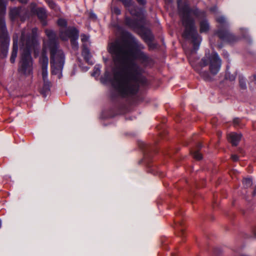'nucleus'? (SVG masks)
I'll list each match as a JSON object with an SVG mask.
<instances>
[{"label":"nucleus","instance_id":"obj_1","mask_svg":"<svg viewBox=\"0 0 256 256\" xmlns=\"http://www.w3.org/2000/svg\"><path fill=\"white\" fill-rule=\"evenodd\" d=\"M134 42V47L127 42L118 41L109 44L108 50L112 57L114 66L112 72L106 68L100 78L102 83L112 84L122 96L135 94L140 84L144 80L142 76L144 70L134 60H138L145 66L151 60L148 55L141 50L144 46L136 40Z\"/></svg>","mask_w":256,"mask_h":256},{"label":"nucleus","instance_id":"obj_2","mask_svg":"<svg viewBox=\"0 0 256 256\" xmlns=\"http://www.w3.org/2000/svg\"><path fill=\"white\" fill-rule=\"evenodd\" d=\"M45 32L48 38V40L46 42H44L42 54L40 58L44 82L48 80V58L47 56L48 50L50 52V62L52 73V74L57 75L58 78L62 76V70L65 60L63 52L58 48V38L55 32L50 30H46Z\"/></svg>","mask_w":256,"mask_h":256},{"label":"nucleus","instance_id":"obj_3","mask_svg":"<svg viewBox=\"0 0 256 256\" xmlns=\"http://www.w3.org/2000/svg\"><path fill=\"white\" fill-rule=\"evenodd\" d=\"M182 1L178 0V6L182 24L185 28L182 36L185 38L192 40L193 51L196 52L199 48L202 38L198 33L194 20L191 16L193 15L200 19L205 18L206 14L204 11L200 10L197 8H190L187 3L182 4Z\"/></svg>","mask_w":256,"mask_h":256},{"label":"nucleus","instance_id":"obj_4","mask_svg":"<svg viewBox=\"0 0 256 256\" xmlns=\"http://www.w3.org/2000/svg\"><path fill=\"white\" fill-rule=\"evenodd\" d=\"M38 28L30 30L25 28L22 32L20 40L21 58L18 66V72L25 76H30L32 72V60L30 50L38 44Z\"/></svg>","mask_w":256,"mask_h":256},{"label":"nucleus","instance_id":"obj_5","mask_svg":"<svg viewBox=\"0 0 256 256\" xmlns=\"http://www.w3.org/2000/svg\"><path fill=\"white\" fill-rule=\"evenodd\" d=\"M209 66L210 72L213 74H216L220 71L222 66V60L218 53L212 52L211 54H206L200 62V66L204 67Z\"/></svg>","mask_w":256,"mask_h":256},{"label":"nucleus","instance_id":"obj_6","mask_svg":"<svg viewBox=\"0 0 256 256\" xmlns=\"http://www.w3.org/2000/svg\"><path fill=\"white\" fill-rule=\"evenodd\" d=\"M216 20L220 24L217 34L222 40L233 42L238 40V38L228 30V24L224 16H221L217 17Z\"/></svg>","mask_w":256,"mask_h":256},{"label":"nucleus","instance_id":"obj_7","mask_svg":"<svg viewBox=\"0 0 256 256\" xmlns=\"http://www.w3.org/2000/svg\"><path fill=\"white\" fill-rule=\"evenodd\" d=\"M10 44V38L8 36L5 20L0 18V48L3 57L6 56Z\"/></svg>","mask_w":256,"mask_h":256},{"label":"nucleus","instance_id":"obj_8","mask_svg":"<svg viewBox=\"0 0 256 256\" xmlns=\"http://www.w3.org/2000/svg\"><path fill=\"white\" fill-rule=\"evenodd\" d=\"M60 36L64 40H66L70 38L72 48L76 50L78 49V45L77 40L78 38V31L75 28L69 27L65 30H60Z\"/></svg>","mask_w":256,"mask_h":256},{"label":"nucleus","instance_id":"obj_9","mask_svg":"<svg viewBox=\"0 0 256 256\" xmlns=\"http://www.w3.org/2000/svg\"><path fill=\"white\" fill-rule=\"evenodd\" d=\"M26 13V11L24 9L19 8H14L10 10V15L12 20H14L16 18L20 17L22 20H25V18L22 16V15Z\"/></svg>","mask_w":256,"mask_h":256},{"label":"nucleus","instance_id":"obj_10","mask_svg":"<svg viewBox=\"0 0 256 256\" xmlns=\"http://www.w3.org/2000/svg\"><path fill=\"white\" fill-rule=\"evenodd\" d=\"M242 138L241 134L232 132L228 136V141L232 146H236L238 144Z\"/></svg>","mask_w":256,"mask_h":256},{"label":"nucleus","instance_id":"obj_11","mask_svg":"<svg viewBox=\"0 0 256 256\" xmlns=\"http://www.w3.org/2000/svg\"><path fill=\"white\" fill-rule=\"evenodd\" d=\"M18 36H14L13 38V48L10 60L12 63L15 62L16 58L17 56L18 46Z\"/></svg>","mask_w":256,"mask_h":256},{"label":"nucleus","instance_id":"obj_12","mask_svg":"<svg viewBox=\"0 0 256 256\" xmlns=\"http://www.w3.org/2000/svg\"><path fill=\"white\" fill-rule=\"evenodd\" d=\"M36 14L38 18L41 21L43 26L46 24V10L44 8H36Z\"/></svg>","mask_w":256,"mask_h":256},{"label":"nucleus","instance_id":"obj_13","mask_svg":"<svg viewBox=\"0 0 256 256\" xmlns=\"http://www.w3.org/2000/svg\"><path fill=\"white\" fill-rule=\"evenodd\" d=\"M82 55L88 63L90 64H93V62L91 60L92 56L90 54L88 48H83L82 51Z\"/></svg>","mask_w":256,"mask_h":256},{"label":"nucleus","instance_id":"obj_14","mask_svg":"<svg viewBox=\"0 0 256 256\" xmlns=\"http://www.w3.org/2000/svg\"><path fill=\"white\" fill-rule=\"evenodd\" d=\"M200 32L201 33L207 32L210 28L209 24L207 20L204 19L200 20Z\"/></svg>","mask_w":256,"mask_h":256},{"label":"nucleus","instance_id":"obj_15","mask_svg":"<svg viewBox=\"0 0 256 256\" xmlns=\"http://www.w3.org/2000/svg\"><path fill=\"white\" fill-rule=\"evenodd\" d=\"M50 90V82L48 80L44 82V86L41 90L42 94L44 97L46 96Z\"/></svg>","mask_w":256,"mask_h":256},{"label":"nucleus","instance_id":"obj_16","mask_svg":"<svg viewBox=\"0 0 256 256\" xmlns=\"http://www.w3.org/2000/svg\"><path fill=\"white\" fill-rule=\"evenodd\" d=\"M81 40L82 42L83 48H88L90 46V36L86 34L81 35Z\"/></svg>","mask_w":256,"mask_h":256},{"label":"nucleus","instance_id":"obj_17","mask_svg":"<svg viewBox=\"0 0 256 256\" xmlns=\"http://www.w3.org/2000/svg\"><path fill=\"white\" fill-rule=\"evenodd\" d=\"M195 69L200 74V76L206 80H210V77L209 74L206 71H202L198 68H195Z\"/></svg>","mask_w":256,"mask_h":256},{"label":"nucleus","instance_id":"obj_18","mask_svg":"<svg viewBox=\"0 0 256 256\" xmlns=\"http://www.w3.org/2000/svg\"><path fill=\"white\" fill-rule=\"evenodd\" d=\"M142 38L146 42H150L152 40L153 36L150 32L146 31L143 34Z\"/></svg>","mask_w":256,"mask_h":256},{"label":"nucleus","instance_id":"obj_19","mask_svg":"<svg viewBox=\"0 0 256 256\" xmlns=\"http://www.w3.org/2000/svg\"><path fill=\"white\" fill-rule=\"evenodd\" d=\"M239 84H240V86L242 90H245L246 89L247 86H246V80L244 79V77L241 76H240L239 77Z\"/></svg>","mask_w":256,"mask_h":256},{"label":"nucleus","instance_id":"obj_20","mask_svg":"<svg viewBox=\"0 0 256 256\" xmlns=\"http://www.w3.org/2000/svg\"><path fill=\"white\" fill-rule=\"evenodd\" d=\"M100 72V65H96L94 68V72L92 74L94 77H98Z\"/></svg>","mask_w":256,"mask_h":256},{"label":"nucleus","instance_id":"obj_21","mask_svg":"<svg viewBox=\"0 0 256 256\" xmlns=\"http://www.w3.org/2000/svg\"><path fill=\"white\" fill-rule=\"evenodd\" d=\"M242 183L245 188H248L252 185V182L251 178H246L244 180Z\"/></svg>","mask_w":256,"mask_h":256},{"label":"nucleus","instance_id":"obj_22","mask_svg":"<svg viewBox=\"0 0 256 256\" xmlns=\"http://www.w3.org/2000/svg\"><path fill=\"white\" fill-rule=\"evenodd\" d=\"M58 24L60 26L62 27V28H66L67 25V22L66 20L60 18L58 21Z\"/></svg>","mask_w":256,"mask_h":256},{"label":"nucleus","instance_id":"obj_23","mask_svg":"<svg viewBox=\"0 0 256 256\" xmlns=\"http://www.w3.org/2000/svg\"><path fill=\"white\" fill-rule=\"evenodd\" d=\"M192 154L194 158L197 160H200L202 158V154L198 151L196 150L192 152Z\"/></svg>","mask_w":256,"mask_h":256},{"label":"nucleus","instance_id":"obj_24","mask_svg":"<svg viewBox=\"0 0 256 256\" xmlns=\"http://www.w3.org/2000/svg\"><path fill=\"white\" fill-rule=\"evenodd\" d=\"M0 10L2 13H4L6 11V4L2 0H0Z\"/></svg>","mask_w":256,"mask_h":256},{"label":"nucleus","instance_id":"obj_25","mask_svg":"<svg viewBox=\"0 0 256 256\" xmlns=\"http://www.w3.org/2000/svg\"><path fill=\"white\" fill-rule=\"evenodd\" d=\"M47 4H48L49 6L52 9H56V4L52 0H46Z\"/></svg>","mask_w":256,"mask_h":256},{"label":"nucleus","instance_id":"obj_26","mask_svg":"<svg viewBox=\"0 0 256 256\" xmlns=\"http://www.w3.org/2000/svg\"><path fill=\"white\" fill-rule=\"evenodd\" d=\"M112 12L116 15H120L121 13L120 9L118 7H114L112 8Z\"/></svg>","mask_w":256,"mask_h":256},{"label":"nucleus","instance_id":"obj_27","mask_svg":"<svg viewBox=\"0 0 256 256\" xmlns=\"http://www.w3.org/2000/svg\"><path fill=\"white\" fill-rule=\"evenodd\" d=\"M226 78L228 79L230 81H234L236 79V76L234 75H230L229 74H226Z\"/></svg>","mask_w":256,"mask_h":256},{"label":"nucleus","instance_id":"obj_28","mask_svg":"<svg viewBox=\"0 0 256 256\" xmlns=\"http://www.w3.org/2000/svg\"><path fill=\"white\" fill-rule=\"evenodd\" d=\"M90 17L91 18H92V19H94V20H96L97 18L96 14L94 13L93 12H90Z\"/></svg>","mask_w":256,"mask_h":256},{"label":"nucleus","instance_id":"obj_29","mask_svg":"<svg viewBox=\"0 0 256 256\" xmlns=\"http://www.w3.org/2000/svg\"><path fill=\"white\" fill-rule=\"evenodd\" d=\"M231 158L232 160L234 162H236L238 160V157L237 155L233 154Z\"/></svg>","mask_w":256,"mask_h":256},{"label":"nucleus","instance_id":"obj_30","mask_svg":"<svg viewBox=\"0 0 256 256\" xmlns=\"http://www.w3.org/2000/svg\"><path fill=\"white\" fill-rule=\"evenodd\" d=\"M137 2L141 4H144L146 3V0H136Z\"/></svg>","mask_w":256,"mask_h":256},{"label":"nucleus","instance_id":"obj_31","mask_svg":"<svg viewBox=\"0 0 256 256\" xmlns=\"http://www.w3.org/2000/svg\"><path fill=\"white\" fill-rule=\"evenodd\" d=\"M223 54H224V56L225 58H228V53L227 52H224Z\"/></svg>","mask_w":256,"mask_h":256},{"label":"nucleus","instance_id":"obj_32","mask_svg":"<svg viewBox=\"0 0 256 256\" xmlns=\"http://www.w3.org/2000/svg\"><path fill=\"white\" fill-rule=\"evenodd\" d=\"M216 9H217L216 7V6H214V7H213V8H212L210 9V11H212V12H216Z\"/></svg>","mask_w":256,"mask_h":256},{"label":"nucleus","instance_id":"obj_33","mask_svg":"<svg viewBox=\"0 0 256 256\" xmlns=\"http://www.w3.org/2000/svg\"><path fill=\"white\" fill-rule=\"evenodd\" d=\"M20 2L22 3H26L28 2V0H18Z\"/></svg>","mask_w":256,"mask_h":256},{"label":"nucleus","instance_id":"obj_34","mask_svg":"<svg viewBox=\"0 0 256 256\" xmlns=\"http://www.w3.org/2000/svg\"><path fill=\"white\" fill-rule=\"evenodd\" d=\"M253 78H254V80H256V74L254 75Z\"/></svg>","mask_w":256,"mask_h":256},{"label":"nucleus","instance_id":"obj_35","mask_svg":"<svg viewBox=\"0 0 256 256\" xmlns=\"http://www.w3.org/2000/svg\"><path fill=\"white\" fill-rule=\"evenodd\" d=\"M256 194V188L255 190H254V194Z\"/></svg>","mask_w":256,"mask_h":256},{"label":"nucleus","instance_id":"obj_36","mask_svg":"<svg viewBox=\"0 0 256 256\" xmlns=\"http://www.w3.org/2000/svg\"><path fill=\"white\" fill-rule=\"evenodd\" d=\"M88 69H89V68H88L86 67V68H85L84 70H85L86 71V70H88Z\"/></svg>","mask_w":256,"mask_h":256},{"label":"nucleus","instance_id":"obj_37","mask_svg":"<svg viewBox=\"0 0 256 256\" xmlns=\"http://www.w3.org/2000/svg\"><path fill=\"white\" fill-rule=\"evenodd\" d=\"M254 236L256 237V230H254Z\"/></svg>","mask_w":256,"mask_h":256},{"label":"nucleus","instance_id":"obj_38","mask_svg":"<svg viewBox=\"0 0 256 256\" xmlns=\"http://www.w3.org/2000/svg\"><path fill=\"white\" fill-rule=\"evenodd\" d=\"M238 120H234V123L237 122H238Z\"/></svg>","mask_w":256,"mask_h":256}]
</instances>
